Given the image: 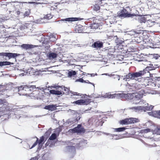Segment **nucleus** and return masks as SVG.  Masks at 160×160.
Returning <instances> with one entry per match:
<instances>
[{"label":"nucleus","mask_w":160,"mask_h":160,"mask_svg":"<svg viewBox=\"0 0 160 160\" xmlns=\"http://www.w3.org/2000/svg\"><path fill=\"white\" fill-rule=\"evenodd\" d=\"M35 86L23 85L18 87V93L20 95H29L32 94L34 89Z\"/></svg>","instance_id":"nucleus-1"},{"label":"nucleus","mask_w":160,"mask_h":160,"mask_svg":"<svg viewBox=\"0 0 160 160\" xmlns=\"http://www.w3.org/2000/svg\"><path fill=\"white\" fill-rule=\"evenodd\" d=\"M144 72V71L142 70L132 73H129L125 76L124 79H125L126 81H128L130 79L137 80L139 79L138 78L141 77L142 76L145 74Z\"/></svg>","instance_id":"nucleus-2"},{"label":"nucleus","mask_w":160,"mask_h":160,"mask_svg":"<svg viewBox=\"0 0 160 160\" xmlns=\"http://www.w3.org/2000/svg\"><path fill=\"white\" fill-rule=\"evenodd\" d=\"M50 133L49 131H47L45 132V134L46 135L48 136L49 135ZM47 138L48 137L46 138L45 139L44 136H42L40 138V139L39 140L38 138H37L36 141L32 145V146L31 147V148H32L35 147L37 144L38 143V144L39 145L41 144V145H42L46 141Z\"/></svg>","instance_id":"nucleus-3"},{"label":"nucleus","mask_w":160,"mask_h":160,"mask_svg":"<svg viewBox=\"0 0 160 160\" xmlns=\"http://www.w3.org/2000/svg\"><path fill=\"white\" fill-rule=\"evenodd\" d=\"M139 120L135 118H127L120 121L121 124H129L138 122Z\"/></svg>","instance_id":"nucleus-4"},{"label":"nucleus","mask_w":160,"mask_h":160,"mask_svg":"<svg viewBox=\"0 0 160 160\" xmlns=\"http://www.w3.org/2000/svg\"><path fill=\"white\" fill-rule=\"evenodd\" d=\"M126 11L127 10L126 9H122L118 12V16L121 17L125 18L136 16L138 15L137 14L135 13L130 14L126 13Z\"/></svg>","instance_id":"nucleus-5"},{"label":"nucleus","mask_w":160,"mask_h":160,"mask_svg":"<svg viewBox=\"0 0 160 160\" xmlns=\"http://www.w3.org/2000/svg\"><path fill=\"white\" fill-rule=\"evenodd\" d=\"M69 131H71L73 133H84L85 132V130L84 128L82 127L81 124H78V126L73 129H70Z\"/></svg>","instance_id":"nucleus-6"},{"label":"nucleus","mask_w":160,"mask_h":160,"mask_svg":"<svg viewBox=\"0 0 160 160\" xmlns=\"http://www.w3.org/2000/svg\"><path fill=\"white\" fill-rule=\"evenodd\" d=\"M91 102L90 100L89 99H80L72 103L78 105H87Z\"/></svg>","instance_id":"nucleus-7"},{"label":"nucleus","mask_w":160,"mask_h":160,"mask_svg":"<svg viewBox=\"0 0 160 160\" xmlns=\"http://www.w3.org/2000/svg\"><path fill=\"white\" fill-rule=\"evenodd\" d=\"M18 56V54L15 53L3 52L0 53V56H2L3 58H4V57H8L9 59L12 58H15Z\"/></svg>","instance_id":"nucleus-8"},{"label":"nucleus","mask_w":160,"mask_h":160,"mask_svg":"<svg viewBox=\"0 0 160 160\" xmlns=\"http://www.w3.org/2000/svg\"><path fill=\"white\" fill-rule=\"evenodd\" d=\"M99 25L98 23H93L90 24L89 26L86 27V33H89L90 30H89L90 29H96L98 28L99 27Z\"/></svg>","instance_id":"nucleus-9"},{"label":"nucleus","mask_w":160,"mask_h":160,"mask_svg":"<svg viewBox=\"0 0 160 160\" xmlns=\"http://www.w3.org/2000/svg\"><path fill=\"white\" fill-rule=\"evenodd\" d=\"M144 33L140 32L138 33V36L135 37L134 40L135 42L138 43H139L144 40L143 36Z\"/></svg>","instance_id":"nucleus-10"},{"label":"nucleus","mask_w":160,"mask_h":160,"mask_svg":"<svg viewBox=\"0 0 160 160\" xmlns=\"http://www.w3.org/2000/svg\"><path fill=\"white\" fill-rule=\"evenodd\" d=\"M92 47L96 48H100L103 47V43L102 42L99 41H96L92 45Z\"/></svg>","instance_id":"nucleus-11"},{"label":"nucleus","mask_w":160,"mask_h":160,"mask_svg":"<svg viewBox=\"0 0 160 160\" xmlns=\"http://www.w3.org/2000/svg\"><path fill=\"white\" fill-rule=\"evenodd\" d=\"M149 114L150 115L160 119V110L152 111L149 112Z\"/></svg>","instance_id":"nucleus-12"},{"label":"nucleus","mask_w":160,"mask_h":160,"mask_svg":"<svg viewBox=\"0 0 160 160\" xmlns=\"http://www.w3.org/2000/svg\"><path fill=\"white\" fill-rule=\"evenodd\" d=\"M133 101H139L142 98V95L138 93H133Z\"/></svg>","instance_id":"nucleus-13"},{"label":"nucleus","mask_w":160,"mask_h":160,"mask_svg":"<svg viewBox=\"0 0 160 160\" xmlns=\"http://www.w3.org/2000/svg\"><path fill=\"white\" fill-rule=\"evenodd\" d=\"M36 47V46L29 44H23L21 45V47L26 50L31 49Z\"/></svg>","instance_id":"nucleus-14"},{"label":"nucleus","mask_w":160,"mask_h":160,"mask_svg":"<svg viewBox=\"0 0 160 160\" xmlns=\"http://www.w3.org/2000/svg\"><path fill=\"white\" fill-rule=\"evenodd\" d=\"M155 68L153 66L152 64H150L149 66L144 69L143 71H144L145 73L146 74L147 72H149V71L155 70Z\"/></svg>","instance_id":"nucleus-15"},{"label":"nucleus","mask_w":160,"mask_h":160,"mask_svg":"<svg viewBox=\"0 0 160 160\" xmlns=\"http://www.w3.org/2000/svg\"><path fill=\"white\" fill-rule=\"evenodd\" d=\"M86 27H85L84 28L81 25H78L75 28V31L76 32L78 33H83L84 32L83 30V28H86ZM86 31L84 32H85Z\"/></svg>","instance_id":"nucleus-16"},{"label":"nucleus","mask_w":160,"mask_h":160,"mask_svg":"<svg viewBox=\"0 0 160 160\" xmlns=\"http://www.w3.org/2000/svg\"><path fill=\"white\" fill-rule=\"evenodd\" d=\"M123 97L126 98L127 100H133V93H127L124 94L122 95Z\"/></svg>","instance_id":"nucleus-17"},{"label":"nucleus","mask_w":160,"mask_h":160,"mask_svg":"<svg viewBox=\"0 0 160 160\" xmlns=\"http://www.w3.org/2000/svg\"><path fill=\"white\" fill-rule=\"evenodd\" d=\"M83 19H81L80 18H66L63 20V21H68V22H72V21H77L81 20H82Z\"/></svg>","instance_id":"nucleus-18"},{"label":"nucleus","mask_w":160,"mask_h":160,"mask_svg":"<svg viewBox=\"0 0 160 160\" xmlns=\"http://www.w3.org/2000/svg\"><path fill=\"white\" fill-rule=\"evenodd\" d=\"M57 106L56 105H46L45 107V108L49 110L53 111L56 109Z\"/></svg>","instance_id":"nucleus-19"},{"label":"nucleus","mask_w":160,"mask_h":160,"mask_svg":"<svg viewBox=\"0 0 160 160\" xmlns=\"http://www.w3.org/2000/svg\"><path fill=\"white\" fill-rule=\"evenodd\" d=\"M50 94L57 95H61L62 94L61 92L59 91L55 90H51L49 91Z\"/></svg>","instance_id":"nucleus-20"},{"label":"nucleus","mask_w":160,"mask_h":160,"mask_svg":"<svg viewBox=\"0 0 160 160\" xmlns=\"http://www.w3.org/2000/svg\"><path fill=\"white\" fill-rule=\"evenodd\" d=\"M13 63L8 61H3L0 62V66L12 65Z\"/></svg>","instance_id":"nucleus-21"},{"label":"nucleus","mask_w":160,"mask_h":160,"mask_svg":"<svg viewBox=\"0 0 160 160\" xmlns=\"http://www.w3.org/2000/svg\"><path fill=\"white\" fill-rule=\"evenodd\" d=\"M57 54L54 52H50L48 55V58L50 59H53L57 57Z\"/></svg>","instance_id":"nucleus-22"},{"label":"nucleus","mask_w":160,"mask_h":160,"mask_svg":"<svg viewBox=\"0 0 160 160\" xmlns=\"http://www.w3.org/2000/svg\"><path fill=\"white\" fill-rule=\"evenodd\" d=\"M49 41L51 42H54L56 40V35L54 34L51 33L49 36Z\"/></svg>","instance_id":"nucleus-23"},{"label":"nucleus","mask_w":160,"mask_h":160,"mask_svg":"<svg viewBox=\"0 0 160 160\" xmlns=\"http://www.w3.org/2000/svg\"><path fill=\"white\" fill-rule=\"evenodd\" d=\"M155 21H152L151 20H147L146 24L148 27H152L155 24Z\"/></svg>","instance_id":"nucleus-24"},{"label":"nucleus","mask_w":160,"mask_h":160,"mask_svg":"<svg viewBox=\"0 0 160 160\" xmlns=\"http://www.w3.org/2000/svg\"><path fill=\"white\" fill-rule=\"evenodd\" d=\"M147 20V18L144 17H141L138 18V21L140 23H144Z\"/></svg>","instance_id":"nucleus-25"},{"label":"nucleus","mask_w":160,"mask_h":160,"mask_svg":"<svg viewBox=\"0 0 160 160\" xmlns=\"http://www.w3.org/2000/svg\"><path fill=\"white\" fill-rule=\"evenodd\" d=\"M154 134L160 135V127H157L153 131Z\"/></svg>","instance_id":"nucleus-26"},{"label":"nucleus","mask_w":160,"mask_h":160,"mask_svg":"<svg viewBox=\"0 0 160 160\" xmlns=\"http://www.w3.org/2000/svg\"><path fill=\"white\" fill-rule=\"evenodd\" d=\"M78 122L77 118H73L68 120V123H70V124H72Z\"/></svg>","instance_id":"nucleus-27"},{"label":"nucleus","mask_w":160,"mask_h":160,"mask_svg":"<svg viewBox=\"0 0 160 160\" xmlns=\"http://www.w3.org/2000/svg\"><path fill=\"white\" fill-rule=\"evenodd\" d=\"M100 7L99 5L98 4H95L93 5V9L94 10L97 11L99 10L100 9Z\"/></svg>","instance_id":"nucleus-28"},{"label":"nucleus","mask_w":160,"mask_h":160,"mask_svg":"<svg viewBox=\"0 0 160 160\" xmlns=\"http://www.w3.org/2000/svg\"><path fill=\"white\" fill-rule=\"evenodd\" d=\"M57 137V135L55 133H52L49 138V139L50 140H53L56 138Z\"/></svg>","instance_id":"nucleus-29"},{"label":"nucleus","mask_w":160,"mask_h":160,"mask_svg":"<svg viewBox=\"0 0 160 160\" xmlns=\"http://www.w3.org/2000/svg\"><path fill=\"white\" fill-rule=\"evenodd\" d=\"M70 93L72 94L71 95L72 96H81V95L80 93H78V92H74L72 91H70Z\"/></svg>","instance_id":"nucleus-30"},{"label":"nucleus","mask_w":160,"mask_h":160,"mask_svg":"<svg viewBox=\"0 0 160 160\" xmlns=\"http://www.w3.org/2000/svg\"><path fill=\"white\" fill-rule=\"evenodd\" d=\"M76 74V72L75 71H71L69 72H68V76L69 77H71Z\"/></svg>","instance_id":"nucleus-31"},{"label":"nucleus","mask_w":160,"mask_h":160,"mask_svg":"<svg viewBox=\"0 0 160 160\" xmlns=\"http://www.w3.org/2000/svg\"><path fill=\"white\" fill-rule=\"evenodd\" d=\"M125 129L126 128H125L122 127L116 128L115 129L116 130V131L120 132L123 131L125 130Z\"/></svg>","instance_id":"nucleus-32"},{"label":"nucleus","mask_w":160,"mask_h":160,"mask_svg":"<svg viewBox=\"0 0 160 160\" xmlns=\"http://www.w3.org/2000/svg\"><path fill=\"white\" fill-rule=\"evenodd\" d=\"M117 95H118V94H110L108 95V97L109 98H115L116 97H117V96H118Z\"/></svg>","instance_id":"nucleus-33"},{"label":"nucleus","mask_w":160,"mask_h":160,"mask_svg":"<svg viewBox=\"0 0 160 160\" xmlns=\"http://www.w3.org/2000/svg\"><path fill=\"white\" fill-rule=\"evenodd\" d=\"M150 129L149 128H146L144 129H142V133H147L148 132H150Z\"/></svg>","instance_id":"nucleus-34"},{"label":"nucleus","mask_w":160,"mask_h":160,"mask_svg":"<svg viewBox=\"0 0 160 160\" xmlns=\"http://www.w3.org/2000/svg\"><path fill=\"white\" fill-rule=\"evenodd\" d=\"M63 88H64V90L66 92V93H68L69 91V88H68L67 87H65V86H63Z\"/></svg>","instance_id":"nucleus-35"},{"label":"nucleus","mask_w":160,"mask_h":160,"mask_svg":"<svg viewBox=\"0 0 160 160\" xmlns=\"http://www.w3.org/2000/svg\"><path fill=\"white\" fill-rule=\"evenodd\" d=\"M153 108V107L152 106H146V109L147 110H152Z\"/></svg>","instance_id":"nucleus-36"},{"label":"nucleus","mask_w":160,"mask_h":160,"mask_svg":"<svg viewBox=\"0 0 160 160\" xmlns=\"http://www.w3.org/2000/svg\"><path fill=\"white\" fill-rule=\"evenodd\" d=\"M76 81H78L81 82H86V81H84L82 78H80L77 79Z\"/></svg>","instance_id":"nucleus-37"},{"label":"nucleus","mask_w":160,"mask_h":160,"mask_svg":"<svg viewBox=\"0 0 160 160\" xmlns=\"http://www.w3.org/2000/svg\"><path fill=\"white\" fill-rule=\"evenodd\" d=\"M24 15L25 17L28 16L29 15V13L28 12L26 11L25 12Z\"/></svg>","instance_id":"nucleus-38"},{"label":"nucleus","mask_w":160,"mask_h":160,"mask_svg":"<svg viewBox=\"0 0 160 160\" xmlns=\"http://www.w3.org/2000/svg\"><path fill=\"white\" fill-rule=\"evenodd\" d=\"M3 110L2 108L0 107V117L1 116V114L2 112H3Z\"/></svg>","instance_id":"nucleus-39"},{"label":"nucleus","mask_w":160,"mask_h":160,"mask_svg":"<svg viewBox=\"0 0 160 160\" xmlns=\"http://www.w3.org/2000/svg\"><path fill=\"white\" fill-rule=\"evenodd\" d=\"M3 102H4L3 101V100L1 99H0V105L3 104Z\"/></svg>","instance_id":"nucleus-40"},{"label":"nucleus","mask_w":160,"mask_h":160,"mask_svg":"<svg viewBox=\"0 0 160 160\" xmlns=\"http://www.w3.org/2000/svg\"><path fill=\"white\" fill-rule=\"evenodd\" d=\"M130 109H137V108L136 107H132L131 108H130Z\"/></svg>","instance_id":"nucleus-41"},{"label":"nucleus","mask_w":160,"mask_h":160,"mask_svg":"<svg viewBox=\"0 0 160 160\" xmlns=\"http://www.w3.org/2000/svg\"><path fill=\"white\" fill-rule=\"evenodd\" d=\"M17 13L18 15H19L20 13V11H18L17 12Z\"/></svg>","instance_id":"nucleus-42"},{"label":"nucleus","mask_w":160,"mask_h":160,"mask_svg":"<svg viewBox=\"0 0 160 160\" xmlns=\"http://www.w3.org/2000/svg\"><path fill=\"white\" fill-rule=\"evenodd\" d=\"M90 75L92 76H94L95 75V74H90Z\"/></svg>","instance_id":"nucleus-43"},{"label":"nucleus","mask_w":160,"mask_h":160,"mask_svg":"<svg viewBox=\"0 0 160 160\" xmlns=\"http://www.w3.org/2000/svg\"><path fill=\"white\" fill-rule=\"evenodd\" d=\"M34 159H36V158H32L31 159V160H34Z\"/></svg>","instance_id":"nucleus-44"},{"label":"nucleus","mask_w":160,"mask_h":160,"mask_svg":"<svg viewBox=\"0 0 160 160\" xmlns=\"http://www.w3.org/2000/svg\"><path fill=\"white\" fill-rule=\"evenodd\" d=\"M85 82L90 83V82H89V81H88V80H87V81H86Z\"/></svg>","instance_id":"nucleus-45"},{"label":"nucleus","mask_w":160,"mask_h":160,"mask_svg":"<svg viewBox=\"0 0 160 160\" xmlns=\"http://www.w3.org/2000/svg\"><path fill=\"white\" fill-rule=\"evenodd\" d=\"M150 77H152V74H150Z\"/></svg>","instance_id":"nucleus-46"},{"label":"nucleus","mask_w":160,"mask_h":160,"mask_svg":"<svg viewBox=\"0 0 160 160\" xmlns=\"http://www.w3.org/2000/svg\"><path fill=\"white\" fill-rule=\"evenodd\" d=\"M100 0V1H99V2H101L102 0Z\"/></svg>","instance_id":"nucleus-47"}]
</instances>
